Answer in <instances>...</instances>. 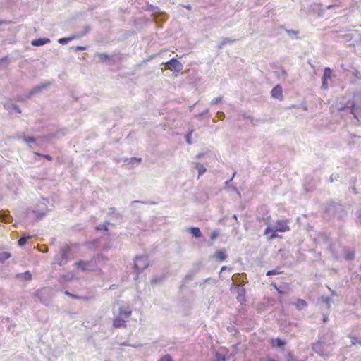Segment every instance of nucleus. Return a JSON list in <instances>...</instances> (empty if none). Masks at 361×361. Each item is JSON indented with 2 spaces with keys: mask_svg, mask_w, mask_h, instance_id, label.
I'll list each match as a JSON object with an SVG mask.
<instances>
[{
  "mask_svg": "<svg viewBox=\"0 0 361 361\" xmlns=\"http://www.w3.org/2000/svg\"><path fill=\"white\" fill-rule=\"evenodd\" d=\"M112 311L114 317L113 326L114 328L126 327V319L130 317L132 313L130 307L123 304V302H118L114 305Z\"/></svg>",
  "mask_w": 361,
  "mask_h": 361,
  "instance_id": "obj_1",
  "label": "nucleus"
},
{
  "mask_svg": "<svg viewBox=\"0 0 361 361\" xmlns=\"http://www.w3.org/2000/svg\"><path fill=\"white\" fill-rule=\"evenodd\" d=\"M71 249L68 245H64L60 247L59 252L54 256L55 263L59 266H63L68 263L71 255Z\"/></svg>",
  "mask_w": 361,
  "mask_h": 361,
  "instance_id": "obj_2",
  "label": "nucleus"
},
{
  "mask_svg": "<svg viewBox=\"0 0 361 361\" xmlns=\"http://www.w3.org/2000/svg\"><path fill=\"white\" fill-rule=\"evenodd\" d=\"M106 260V257L102 254H98L96 257H92L91 259L88 260L90 271H97L99 275H102L103 271L101 267L105 264Z\"/></svg>",
  "mask_w": 361,
  "mask_h": 361,
  "instance_id": "obj_3",
  "label": "nucleus"
},
{
  "mask_svg": "<svg viewBox=\"0 0 361 361\" xmlns=\"http://www.w3.org/2000/svg\"><path fill=\"white\" fill-rule=\"evenodd\" d=\"M147 258L145 256L137 255L135 257L134 269L136 272V277L139 275L140 272L148 267Z\"/></svg>",
  "mask_w": 361,
  "mask_h": 361,
  "instance_id": "obj_4",
  "label": "nucleus"
},
{
  "mask_svg": "<svg viewBox=\"0 0 361 361\" xmlns=\"http://www.w3.org/2000/svg\"><path fill=\"white\" fill-rule=\"evenodd\" d=\"M276 228L271 227V224L267 222V227L264 231V235L267 236V240L271 241L279 237Z\"/></svg>",
  "mask_w": 361,
  "mask_h": 361,
  "instance_id": "obj_5",
  "label": "nucleus"
},
{
  "mask_svg": "<svg viewBox=\"0 0 361 361\" xmlns=\"http://www.w3.org/2000/svg\"><path fill=\"white\" fill-rule=\"evenodd\" d=\"M45 199H43V202L38 205L39 209L33 210V213L36 215V219H42L46 214L48 209L46 207L47 204L44 202Z\"/></svg>",
  "mask_w": 361,
  "mask_h": 361,
  "instance_id": "obj_6",
  "label": "nucleus"
},
{
  "mask_svg": "<svg viewBox=\"0 0 361 361\" xmlns=\"http://www.w3.org/2000/svg\"><path fill=\"white\" fill-rule=\"evenodd\" d=\"M269 343L272 348L279 349L281 352H283L284 347L286 345V341L281 338H271L269 340Z\"/></svg>",
  "mask_w": 361,
  "mask_h": 361,
  "instance_id": "obj_7",
  "label": "nucleus"
},
{
  "mask_svg": "<svg viewBox=\"0 0 361 361\" xmlns=\"http://www.w3.org/2000/svg\"><path fill=\"white\" fill-rule=\"evenodd\" d=\"M173 68L176 71H180L183 68L182 63L176 59H171L165 66V69Z\"/></svg>",
  "mask_w": 361,
  "mask_h": 361,
  "instance_id": "obj_8",
  "label": "nucleus"
},
{
  "mask_svg": "<svg viewBox=\"0 0 361 361\" xmlns=\"http://www.w3.org/2000/svg\"><path fill=\"white\" fill-rule=\"evenodd\" d=\"M271 97L282 101L283 99V89L280 85H276L271 91Z\"/></svg>",
  "mask_w": 361,
  "mask_h": 361,
  "instance_id": "obj_9",
  "label": "nucleus"
},
{
  "mask_svg": "<svg viewBox=\"0 0 361 361\" xmlns=\"http://www.w3.org/2000/svg\"><path fill=\"white\" fill-rule=\"evenodd\" d=\"M271 227H275L279 232H285L290 230L288 226L287 220H277L275 225L271 224Z\"/></svg>",
  "mask_w": 361,
  "mask_h": 361,
  "instance_id": "obj_10",
  "label": "nucleus"
},
{
  "mask_svg": "<svg viewBox=\"0 0 361 361\" xmlns=\"http://www.w3.org/2000/svg\"><path fill=\"white\" fill-rule=\"evenodd\" d=\"M232 279H233V281H238L240 285V286L243 287V286L247 283L246 274H245V273H243L241 274H234L233 276Z\"/></svg>",
  "mask_w": 361,
  "mask_h": 361,
  "instance_id": "obj_11",
  "label": "nucleus"
},
{
  "mask_svg": "<svg viewBox=\"0 0 361 361\" xmlns=\"http://www.w3.org/2000/svg\"><path fill=\"white\" fill-rule=\"evenodd\" d=\"M12 216L10 215L8 211L1 210L0 212V221L6 224L10 223L12 221Z\"/></svg>",
  "mask_w": 361,
  "mask_h": 361,
  "instance_id": "obj_12",
  "label": "nucleus"
},
{
  "mask_svg": "<svg viewBox=\"0 0 361 361\" xmlns=\"http://www.w3.org/2000/svg\"><path fill=\"white\" fill-rule=\"evenodd\" d=\"M75 265L80 268L82 271H90V267L88 264V260H79L75 263Z\"/></svg>",
  "mask_w": 361,
  "mask_h": 361,
  "instance_id": "obj_13",
  "label": "nucleus"
},
{
  "mask_svg": "<svg viewBox=\"0 0 361 361\" xmlns=\"http://www.w3.org/2000/svg\"><path fill=\"white\" fill-rule=\"evenodd\" d=\"M215 258L216 260L219 262H223L227 258V254L226 252V250L224 249H220L217 250L214 255Z\"/></svg>",
  "mask_w": 361,
  "mask_h": 361,
  "instance_id": "obj_14",
  "label": "nucleus"
},
{
  "mask_svg": "<svg viewBox=\"0 0 361 361\" xmlns=\"http://www.w3.org/2000/svg\"><path fill=\"white\" fill-rule=\"evenodd\" d=\"M187 230L195 238H200L202 236L200 229L198 227H190Z\"/></svg>",
  "mask_w": 361,
  "mask_h": 361,
  "instance_id": "obj_15",
  "label": "nucleus"
},
{
  "mask_svg": "<svg viewBox=\"0 0 361 361\" xmlns=\"http://www.w3.org/2000/svg\"><path fill=\"white\" fill-rule=\"evenodd\" d=\"M194 169L198 171L197 178H199V177L204 173L207 171V169L202 164L198 162L194 163Z\"/></svg>",
  "mask_w": 361,
  "mask_h": 361,
  "instance_id": "obj_16",
  "label": "nucleus"
},
{
  "mask_svg": "<svg viewBox=\"0 0 361 361\" xmlns=\"http://www.w3.org/2000/svg\"><path fill=\"white\" fill-rule=\"evenodd\" d=\"M16 278L25 281H30L32 279V274L30 271H26L24 273L18 274Z\"/></svg>",
  "mask_w": 361,
  "mask_h": 361,
  "instance_id": "obj_17",
  "label": "nucleus"
},
{
  "mask_svg": "<svg viewBox=\"0 0 361 361\" xmlns=\"http://www.w3.org/2000/svg\"><path fill=\"white\" fill-rule=\"evenodd\" d=\"M312 350L320 355H322L324 353L323 350V345L321 342H317L313 344L312 345Z\"/></svg>",
  "mask_w": 361,
  "mask_h": 361,
  "instance_id": "obj_18",
  "label": "nucleus"
},
{
  "mask_svg": "<svg viewBox=\"0 0 361 361\" xmlns=\"http://www.w3.org/2000/svg\"><path fill=\"white\" fill-rule=\"evenodd\" d=\"M50 42L49 39H34L31 42L32 45L33 46H42L45 44H47Z\"/></svg>",
  "mask_w": 361,
  "mask_h": 361,
  "instance_id": "obj_19",
  "label": "nucleus"
},
{
  "mask_svg": "<svg viewBox=\"0 0 361 361\" xmlns=\"http://www.w3.org/2000/svg\"><path fill=\"white\" fill-rule=\"evenodd\" d=\"M295 305L298 310H302L307 306V303L303 299H298Z\"/></svg>",
  "mask_w": 361,
  "mask_h": 361,
  "instance_id": "obj_20",
  "label": "nucleus"
},
{
  "mask_svg": "<svg viewBox=\"0 0 361 361\" xmlns=\"http://www.w3.org/2000/svg\"><path fill=\"white\" fill-rule=\"evenodd\" d=\"M30 238V236H26V235H23L21 236L18 240V245L20 246V247H23L24 246L27 240Z\"/></svg>",
  "mask_w": 361,
  "mask_h": 361,
  "instance_id": "obj_21",
  "label": "nucleus"
},
{
  "mask_svg": "<svg viewBox=\"0 0 361 361\" xmlns=\"http://www.w3.org/2000/svg\"><path fill=\"white\" fill-rule=\"evenodd\" d=\"M11 255L8 252H3L0 253V263L4 262L6 259H9Z\"/></svg>",
  "mask_w": 361,
  "mask_h": 361,
  "instance_id": "obj_22",
  "label": "nucleus"
},
{
  "mask_svg": "<svg viewBox=\"0 0 361 361\" xmlns=\"http://www.w3.org/2000/svg\"><path fill=\"white\" fill-rule=\"evenodd\" d=\"M110 224V222L108 221H106L104 224H99L96 226L97 231H108V225Z\"/></svg>",
  "mask_w": 361,
  "mask_h": 361,
  "instance_id": "obj_23",
  "label": "nucleus"
},
{
  "mask_svg": "<svg viewBox=\"0 0 361 361\" xmlns=\"http://www.w3.org/2000/svg\"><path fill=\"white\" fill-rule=\"evenodd\" d=\"M321 301L326 304L328 307H330V304L334 302V300L329 296H322L321 298Z\"/></svg>",
  "mask_w": 361,
  "mask_h": 361,
  "instance_id": "obj_24",
  "label": "nucleus"
},
{
  "mask_svg": "<svg viewBox=\"0 0 361 361\" xmlns=\"http://www.w3.org/2000/svg\"><path fill=\"white\" fill-rule=\"evenodd\" d=\"M331 76H332V71L331 70L330 68H326L324 69L323 78L326 79V80H330L331 78Z\"/></svg>",
  "mask_w": 361,
  "mask_h": 361,
  "instance_id": "obj_25",
  "label": "nucleus"
},
{
  "mask_svg": "<svg viewBox=\"0 0 361 361\" xmlns=\"http://www.w3.org/2000/svg\"><path fill=\"white\" fill-rule=\"evenodd\" d=\"M194 275L195 271H193V270H189L188 273L185 276V283H188V281H192Z\"/></svg>",
  "mask_w": 361,
  "mask_h": 361,
  "instance_id": "obj_26",
  "label": "nucleus"
},
{
  "mask_svg": "<svg viewBox=\"0 0 361 361\" xmlns=\"http://www.w3.org/2000/svg\"><path fill=\"white\" fill-rule=\"evenodd\" d=\"M235 288L238 289V299L240 300V298L245 294V288L243 286H236Z\"/></svg>",
  "mask_w": 361,
  "mask_h": 361,
  "instance_id": "obj_27",
  "label": "nucleus"
},
{
  "mask_svg": "<svg viewBox=\"0 0 361 361\" xmlns=\"http://www.w3.org/2000/svg\"><path fill=\"white\" fill-rule=\"evenodd\" d=\"M163 281V278L162 277H160V276H156V277H154L152 281H151V283L152 285H157L158 283H161Z\"/></svg>",
  "mask_w": 361,
  "mask_h": 361,
  "instance_id": "obj_28",
  "label": "nucleus"
},
{
  "mask_svg": "<svg viewBox=\"0 0 361 361\" xmlns=\"http://www.w3.org/2000/svg\"><path fill=\"white\" fill-rule=\"evenodd\" d=\"M281 273V271H279L278 269H274L267 271L266 275L269 276H272V275H277Z\"/></svg>",
  "mask_w": 361,
  "mask_h": 361,
  "instance_id": "obj_29",
  "label": "nucleus"
},
{
  "mask_svg": "<svg viewBox=\"0 0 361 361\" xmlns=\"http://www.w3.org/2000/svg\"><path fill=\"white\" fill-rule=\"evenodd\" d=\"M219 235V232L217 230L213 231L210 234V240L212 241L215 240Z\"/></svg>",
  "mask_w": 361,
  "mask_h": 361,
  "instance_id": "obj_30",
  "label": "nucleus"
},
{
  "mask_svg": "<svg viewBox=\"0 0 361 361\" xmlns=\"http://www.w3.org/2000/svg\"><path fill=\"white\" fill-rule=\"evenodd\" d=\"M200 267H201L200 262L195 263L192 266V268L190 270H193V271H195V274H196L197 273L199 272Z\"/></svg>",
  "mask_w": 361,
  "mask_h": 361,
  "instance_id": "obj_31",
  "label": "nucleus"
},
{
  "mask_svg": "<svg viewBox=\"0 0 361 361\" xmlns=\"http://www.w3.org/2000/svg\"><path fill=\"white\" fill-rule=\"evenodd\" d=\"M124 160H125V162H127L128 161H129L128 164L132 163L133 164H135L138 165L140 164V161L142 159H124Z\"/></svg>",
  "mask_w": 361,
  "mask_h": 361,
  "instance_id": "obj_32",
  "label": "nucleus"
},
{
  "mask_svg": "<svg viewBox=\"0 0 361 361\" xmlns=\"http://www.w3.org/2000/svg\"><path fill=\"white\" fill-rule=\"evenodd\" d=\"M64 294H65L66 295H67V296H68V297H71V298H74V299H78H78H80V298H81L80 296L76 295H74V294H72V293H70L69 291H68V290H66V291L64 292Z\"/></svg>",
  "mask_w": 361,
  "mask_h": 361,
  "instance_id": "obj_33",
  "label": "nucleus"
},
{
  "mask_svg": "<svg viewBox=\"0 0 361 361\" xmlns=\"http://www.w3.org/2000/svg\"><path fill=\"white\" fill-rule=\"evenodd\" d=\"M116 212V209L114 207H111L109 209L107 214L109 216H113Z\"/></svg>",
  "mask_w": 361,
  "mask_h": 361,
  "instance_id": "obj_34",
  "label": "nucleus"
},
{
  "mask_svg": "<svg viewBox=\"0 0 361 361\" xmlns=\"http://www.w3.org/2000/svg\"><path fill=\"white\" fill-rule=\"evenodd\" d=\"M322 88L326 90L329 87L328 80L322 78Z\"/></svg>",
  "mask_w": 361,
  "mask_h": 361,
  "instance_id": "obj_35",
  "label": "nucleus"
},
{
  "mask_svg": "<svg viewBox=\"0 0 361 361\" xmlns=\"http://www.w3.org/2000/svg\"><path fill=\"white\" fill-rule=\"evenodd\" d=\"M159 361H173L171 356L169 355H165L163 356Z\"/></svg>",
  "mask_w": 361,
  "mask_h": 361,
  "instance_id": "obj_36",
  "label": "nucleus"
},
{
  "mask_svg": "<svg viewBox=\"0 0 361 361\" xmlns=\"http://www.w3.org/2000/svg\"><path fill=\"white\" fill-rule=\"evenodd\" d=\"M49 250V248L47 245H42L41 248L39 249V251L42 253H47Z\"/></svg>",
  "mask_w": 361,
  "mask_h": 361,
  "instance_id": "obj_37",
  "label": "nucleus"
},
{
  "mask_svg": "<svg viewBox=\"0 0 361 361\" xmlns=\"http://www.w3.org/2000/svg\"><path fill=\"white\" fill-rule=\"evenodd\" d=\"M99 58H100L102 60H105V61H106V60H109V56L107 54H104V53H103V54H99Z\"/></svg>",
  "mask_w": 361,
  "mask_h": 361,
  "instance_id": "obj_38",
  "label": "nucleus"
},
{
  "mask_svg": "<svg viewBox=\"0 0 361 361\" xmlns=\"http://www.w3.org/2000/svg\"><path fill=\"white\" fill-rule=\"evenodd\" d=\"M355 257V254L353 252H349L346 255V259L352 260Z\"/></svg>",
  "mask_w": 361,
  "mask_h": 361,
  "instance_id": "obj_39",
  "label": "nucleus"
},
{
  "mask_svg": "<svg viewBox=\"0 0 361 361\" xmlns=\"http://www.w3.org/2000/svg\"><path fill=\"white\" fill-rule=\"evenodd\" d=\"M359 341H360V340H358V338H357L356 337H353L351 338V343L353 345L359 344Z\"/></svg>",
  "mask_w": 361,
  "mask_h": 361,
  "instance_id": "obj_40",
  "label": "nucleus"
},
{
  "mask_svg": "<svg viewBox=\"0 0 361 361\" xmlns=\"http://www.w3.org/2000/svg\"><path fill=\"white\" fill-rule=\"evenodd\" d=\"M112 218H114L116 220H118L122 218V216L119 213L116 212L112 216Z\"/></svg>",
  "mask_w": 361,
  "mask_h": 361,
  "instance_id": "obj_41",
  "label": "nucleus"
},
{
  "mask_svg": "<svg viewBox=\"0 0 361 361\" xmlns=\"http://www.w3.org/2000/svg\"><path fill=\"white\" fill-rule=\"evenodd\" d=\"M355 105L353 103H352V104H351V114H353L354 115V117L355 118H357V116H356L355 112Z\"/></svg>",
  "mask_w": 361,
  "mask_h": 361,
  "instance_id": "obj_42",
  "label": "nucleus"
},
{
  "mask_svg": "<svg viewBox=\"0 0 361 361\" xmlns=\"http://www.w3.org/2000/svg\"><path fill=\"white\" fill-rule=\"evenodd\" d=\"M221 101V97H217V98H215L214 99H213L212 101V104H216L220 102Z\"/></svg>",
  "mask_w": 361,
  "mask_h": 361,
  "instance_id": "obj_43",
  "label": "nucleus"
},
{
  "mask_svg": "<svg viewBox=\"0 0 361 361\" xmlns=\"http://www.w3.org/2000/svg\"><path fill=\"white\" fill-rule=\"evenodd\" d=\"M339 178L338 176H336V175H334V174H332L330 177V181L332 183L334 182L335 180H337L338 178Z\"/></svg>",
  "mask_w": 361,
  "mask_h": 361,
  "instance_id": "obj_44",
  "label": "nucleus"
},
{
  "mask_svg": "<svg viewBox=\"0 0 361 361\" xmlns=\"http://www.w3.org/2000/svg\"><path fill=\"white\" fill-rule=\"evenodd\" d=\"M68 41H69V39H67V38H61L59 39V42L61 44L66 43Z\"/></svg>",
  "mask_w": 361,
  "mask_h": 361,
  "instance_id": "obj_45",
  "label": "nucleus"
},
{
  "mask_svg": "<svg viewBox=\"0 0 361 361\" xmlns=\"http://www.w3.org/2000/svg\"><path fill=\"white\" fill-rule=\"evenodd\" d=\"M287 361H295V360L294 359V357L291 353L288 354Z\"/></svg>",
  "mask_w": 361,
  "mask_h": 361,
  "instance_id": "obj_46",
  "label": "nucleus"
},
{
  "mask_svg": "<svg viewBox=\"0 0 361 361\" xmlns=\"http://www.w3.org/2000/svg\"><path fill=\"white\" fill-rule=\"evenodd\" d=\"M138 203H142V204H147V202H141V201H138V200H134L133 202H131V204H138Z\"/></svg>",
  "mask_w": 361,
  "mask_h": 361,
  "instance_id": "obj_47",
  "label": "nucleus"
},
{
  "mask_svg": "<svg viewBox=\"0 0 361 361\" xmlns=\"http://www.w3.org/2000/svg\"><path fill=\"white\" fill-rule=\"evenodd\" d=\"M265 224L267 225V222H269L271 224V216H267L266 219H264Z\"/></svg>",
  "mask_w": 361,
  "mask_h": 361,
  "instance_id": "obj_48",
  "label": "nucleus"
},
{
  "mask_svg": "<svg viewBox=\"0 0 361 361\" xmlns=\"http://www.w3.org/2000/svg\"><path fill=\"white\" fill-rule=\"evenodd\" d=\"M355 216L357 217V218H361V210H359L357 212H355Z\"/></svg>",
  "mask_w": 361,
  "mask_h": 361,
  "instance_id": "obj_49",
  "label": "nucleus"
},
{
  "mask_svg": "<svg viewBox=\"0 0 361 361\" xmlns=\"http://www.w3.org/2000/svg\"><path fill=\"white\" fill-rule=\"evenodd\" d=\"M191 133H188V134L187 135V141H188V142L189 144H190V143H191V142H190V140H189V139H190V136Z\"/></svg>",
  "mask_w": 361,
  "mask_h": 361,
  "instance_id": "obj_50",
  "label": "nucleus"
},
{
  "mask_svg": "<svg viewBox=\"0 0 361 361\" xmlns=\"http://www.w3.org/2000/svg\"><path fill=\"white\" fill-rule=\"evenodd\" d=\"M26 141L32 142L35 141V140L33 137H28L27 139H26Z\"/></svg>",
  "mask_w": 361,
  "mask_h": 361,
  "instance_id": "obj_51",
  "label": "nucleus"
},
{
  "mask_svg": "<svg viewBox=\"0 0 361 361\" xmlns=\"http://www.w3.org/2000/svg\"><path fill=\"white\" fill-rule=\"evenodd\" d=\"M327 319H327V316L326 315H324V317H323V322L325 323V322H327Z\"/></svg>",
  "mask_w": 361,
  "mask_h": 361,
  "instance_id": "obj_52",
  "label": "nucleus"
},
{
  "mask_svg": "<svg viewBox=\"0 0 361 361\" xmlns=\"http://www.w3.org/2000/svg\"><path fill=\"white\" fill-rule=\"evenodd\" d=\"M350 190H351L354 193H357V192H356V189H355V187H352V188H350Z\"/></svg>",
  "mask_w": 361,
  "mask_h": 361,
  "instance_id": "obj_53",
  "label": "nucleus"
},
{
  "mask_svg": "<svg viewBox=\"0 0 361 361\" xmlns=\"http://www.w3.org/2000/svg\"><path fill=\"white\" fill-rule=\"evenodd\" d=\"M228 269V267L226 266H223L221 268V271H224V270H226Z\"/></svg>",
  "mask_w": 361,
  "mask_h": 361,
  "instance_id": "obj_54",
  "label": "nucleus"
},
{
  "mask_svg": "<svg viewBox=\"0 0 361 361\" xmlns=\"http://www.w3.org/2000/svg\"><path fill=\"white\" fill-rule=\"evenodd\" d=\"M232 218H233V219H235V220L238 222V218H237V215H236V214H233V216H232Z\"/></svg>",
  "mask_w": 361,
  "mask_h": 361,
  "instance_id": "obj_55",
  "label": "nucleus"
},
{
  "mask_svg": "<svg viewBox=\"0 0 361 361\" xmlns=\"http://www.w3.org/2000/svg\"><path fill=\"white\" fill-rule=\"evenodd\" d=\"M355 75L358 78V76H359V71H355Z\"/></svg>",
  "mask_w": 361,
  "mask_h": 361,
  "instance_id": "obj_56",
  "label": "nucleus"
},
{
  "mask_svg": "<svg viewBox=\"0 0 361 361\" xmlns=\"http://www.w3.org/2000/svg\"><path fill=\"white\" fill-rule=\"evenodd\" d=\"M332 295H337L336 291L331 290Z\"/></svg>",
  "mask_w": 361,
  "mask_h": 361,
  "instance_id": "obj_57",
  "label": "nucleus"
},
{
  "mask_svg": "<svg viewBox=\"0 0 361 361\" xmlns=\"http://www.w3.org/2000/svg\"><path fill=\"white\" fill-rule=\"evenodd\" d=\"M6 23L5 21H3V20H0V26L4 25V24H6Z\"/></svg>",
  "mask_w": 361,
  "mask_h": 361,
  "instance_id": "obj_58",
  "label": "nucleus"
},
{
  "mask_svg": "<svg viewBox=\"0 0 361 361\" xmlns=\"http://www.w3.org/2000/svg\"><path fill=\"white\" fill-rule=\"evenodd\" d=\"M56 240V238H52V239H51V243H54Z\"/></svg>",
  "mask_w": 361,
  "mask_h": 361,
  "instance_id": "obj_59",
  "label": "nucleus"
},
{
  "mask_svg": "<svg viewBox=\"0 0 361 361\" xmlns=\"http://www.w3.org/2000/svg\"><path fill=\"white\" fill-rule=\"evenodd\" d=\"M78 49H80V50H84L85 49V48L82 47H79Z\"/></svg>",
  "mask_w": 361,
  "mask_h": 361,
  "instance_id": "obj_60",
  "label": "nucleus"
},
{
  "mask_svg": "<svg viewBox=\"0 0 361 361\" xmlns=\"http://www.w3.org/2000/svg\"><path fill=\"white\" fill-rule=\"evenodd\" d=\"M235 172H234V173H233V176H232V178L230 179V180H231L233 178V177H234V176H235Z\"/></svg>",
  "mask_w": 361,
  "mask_h": 361,
  "instance_id": "obj_61",
  "label": "nucleus"
},
{
  "mask_svg": "<svg viewBox=\"0 0 361 361\" xmlns=\"http://www.w3.org/2000/svg\"><path fill=\"white\" fill-rule=\"evenodd\" d=\"M149 203H150L151 204H155V202H149Z\"/></svg>",
  "mask_w": 361,
  "mask_h": 361,
  "instance_id": "obj_62",
  "label": "nucleus"
},
{
  "mask_svg": "<svg viewBox=\"0 0 361 361\" xmlns=\"http://www.w3.org/2000/svg\"><path fill=\"white\" fill-rule=\"evenodd\" d=\"M44 158L48 159V158H51V157L49 156H45Z\"/></svg>",
  "mask_w": 361,
  "mask_h": 361,
  "instance_id": "obj_63",
  "label": "nucleus"
},
{
  "mask_svg": "<svg viewBox=\"0 0 361 361\" xmlns=\"http://www.w3.org/2000/svg\"><path fill=\"white\" fill-rule=\"evenodd\" d=\"M358 345H361V341H359V344H358Z\"/></svg>",
  "mask_w": 361,
  "mask_h": 361,
  "instance_id": "obj_64",
  "label": "nucleus"
}]
</instances>
